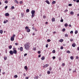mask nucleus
<instances>
[{
    "label": "nucleus",
    "mask_w": 79,
    "mask_h": 79,
    "mask_svg": "<svg viewBox=\"0 0 79 79\" xmlns=\"http://www.w3.org/2000/svg\"><path fill=\"white\" fill-rule=\"evenodd\" d=\"M66 53H71V52H70V51L68 50L66 51Z\"/></svg>",
    "instance_id": "nucleus-21"
},
{
    "label": "nucleus",
    "mask_w": 79,
    "mask_h": 79,
    "mask_svg": "<svg viewBox=\"0 0 79 79\" xmlns=\"http://www.w3.org/2000/svg\"><path fill=\"white\" fill-rule=\"evenodd\" d=\"M23 75L24 76H26V74L24 73L23 74Z\"/></svg>",
    "instance_id": "nucleus-63"
},
{
    "label": "nucleus",
    "mask_w": 79,
    "mask_h": 79,
    "mask_svg": "<svg viewBox=\"0 0 79 79\" xmlns=\"http://www.w3.org/2000/svg\"><path fill=\"white\" fill-rule=\"evenodd\" d=\"M46 68H47V67H48V64H45V65Z\"/></svg>",
    "instance_id": "nucleus-36"
},
{
    "label": "nucleus",
    "mask_w": 79,
    "mask_h": 79,
    "mask_svg": "<svg viewBox=\"0 0 79 79\" xmlns=\"http://www.w3.org/2000/svg\"><path fill=\"white\" fill-rule=\"evenodd\" d=\"M21 16L22 17H23L24 16V15H23V14L21 13Z\"/></svg>",
    "instance_id": "nucleus-51"
},
{
    "label": "nucleus",
    "mask_w": 79,
    "mask_h": 79,
    "mask_svg": "<svg viewBox=\"0 0 79 79\" xmlns=\"http://www.w3.org/2000/svg\"><path fill=\"white\" fill-rule=\"evenodd\" d=\"M73 14H74V13L73 12L71 11L70 12V14H71V15H73Z\"/></svg>",
    "instance_id": "nucleus-42"
},
{
    "label": "nucleus",
    "mask_w": 79,
    "mask_h": 79,
    "mask_svg": "<svg viewBox=\"0 0 79 79\" xmlns=\"http://www.w3.org/2000/svg\"><path fill=\"white\" fill-rule=\"evenodd\" d=\"M24 47L26 50H29L30 47V44L29 43H27L24 45Z\"/></svg>",
    "instance_id": "nucleus-1"
},
{
    "label": "nucleus",
    "mask_w": 79,
    "mask_h": 79,
    "mask_svg": "<svg viewBox=\"0 0 79 79\" xmlns=\"http://www.w3.org/2000/svg\"><path fill=\"white\" fill-rule=\"evenodd\" d=\"M9 53L10 55H13V52L11 50L10 51Z\"/></svg>",
    "instance_id": "nucleus-5"
},
{
    "label": "nucleus",
    "mask_w": 79,
    "mask_h": 79,
    "mask_svg": "<svg viewBox=\"0 0 79 79\" xmlns=\"http://www.w3.org/2000/svg\"><path fill=\"white\" fill-rule=\"evenodd\" d=\"M40 56H41V54L39 55V56H38L39 58H40Z\"/></svg>",
    "instance_id": "nucleus-55"
},
{
    "label": "nucleus",
    "mask_w": 79,
    "mask_h": 79,
    "mask_svg": "<svg viewBox=\"0 0 79 79\" xmlns=\"http://www.w3.org/2000/svg\"><path fill=\"white\" fill-rule=\"evenodd\" d=\"M65 37H68V34H65Z\"/></svg>",
    "instance_id": "nucleus-26"
},
{
    "label": "nucleus",
    "mask_w": 79,
    "mask_h": 79,
    "mask_svg": "<svg viewBox=\"0 0 79 79\" xmlns=\"http://www.w3.org/2000/svg\"><path fill=\"white\" fill-rule=\"evenodd\" d=\"M28 28H29V27H27H27H25V29H26L27 30V29H28Z\"/></svg>",
    "instance_id": "nucleus-32"
},
{
    "label": "nucleus",
    "mask_w": 79,
    "mask_h": 79,
    "mask_svg": "<svg viewBox=\"0 0 79 79\" xmlns=\"http://www.w3.org/2000/svg\"><path fill=\"white\" fill-rule=\"evenodd\" d=\"M73 73H76V70L73 71Z\"/></svg>",
    "instance_id": "nucleus-57"
},
{
    "label": "nucleus",
    "mask_w": 79,
    "mask_h": 79,
    "mask_svg": "<svg viewBox=\"0 0 79 79\" xmlns=\"http://www.w3.org/2000/svg\"><path fill=\"white\" fill-rule=\"evenodd\" d=\"M27 53H25V54H24V56L25 57V56H27Z\"/></svg>",
    "instance_id": "nucleus-43"
},
{
    "label": "nucleus",
    "mask_w": 79,
    "mask_h": 79,
    "mask_svg": "<svg viewBox=\"0 0 79 79\" xmlns=\"http://www.w3.org/2000/svg\"><path fill=\"white\" fill-rule=\"evenodd\" d=\"M65 31V28H63L62 30V32H64V31Z\"/></svg>",
    "instance_id": "nucleus-30"
},
{
    "label": "nucleus",
    "mask_w": 79,
    "mask_h": 79,
    "mask_svg": "<svg viewBox=\"0 0 79 79\" xmlns=\"http://www.w3.org/2000/svg\"><path fill=\"white\" fill-rule=\"evenodd\" d=\"M7 8H8V6H6L5 7V9H6Z\"/></svg>",
    "instance_id": "nucleus-59"
},
{
    "label": "nucleus",
    "mask_w": 79,
    "mask_h": 79,
    "mask_svg": "<svg viewBox=\"0 0 79 79\" xmlns=\"http://www.w3.org/2000/svg\"><path fill=\"white\" fill-rule=\"evenodd\" d=\"M70 33L71 34H73V31H72L70 32Z\"/></svg>",
    "instance_id": "nucleus-35"
},
{
    "label": "nucleus",
    "mask_w": 79,
    "mask_h": 79,
    "mask_svg": "<svg viewBox=\"0 0 79 79\" xmlns=\"http://www.w3.org/2000/svg\"><path fill=\"white\" fill-rule=\"evenodd\" d=\"M69 6H72V4H69Z\"/></svg>",
    "instance_id": "nucleus-41"
},
{
    "label": "nucleus",
    "mask_w": 79,
    "mask_h": 79,
    "mask_svg": "<svg viewBox=\"0 0 79 79\" xmlns=\"http://www.w3.org/2000/svg\"><path fill=\"white\" fill-rule=\"evenodd\" d=\"M5 15L6 16H9L10 15V14L8 13H6L5 14Z\"/></svg>",
    "instance_id": "nucleus-7"
},
{
    "label": "nucleus",
    "mask_w": 79,
    "mask_h": 79,
    "mask_svg": "<svg viewBox=\"0 0 79 79\" xmlns=\"http://www.w3.org/2000/svg\"><path fill=\"white\" fill-rule=\"evenodd\" d=\"M47 74H50V71H48L47 72Z\"/></svg>",
    "instance_id": "nucleus-27"
},
{
    "label": "nucleus",
    "mask_w": 79,
    "mask_h": 79,
    "mask_svg": "<svg viewBox=\"0 0 79 79\" xmlns=\"http://www.w3.org/2000/svg\"><path fill=\"white\" fill-rule=\"evenodd\" d=\"M73 39H70V42H73Z\"/></svg>",
    "instance_id": "nucleus-34"
},
{
    "label": "nucleus",
    "mask_w": 79,
    "mask_h": 79,
    "mask_svg": "<svg viewBox=\"0 0 79 79\" xmlns=\"http://www.w3.org/2000/svg\"><path fill=\"white\" fill-rule=\"evenodd\" d=\"M20 50L21 52H22L23 50V47H21L20 48Z\"/></svg>",
    "instance_id": "nucleus-12"
},
{
    "label": "nucleus",
    "mask_w": 79,
    "mask_h": 79,
    "mask_svg": "<svg viewBox=\"0 0 79 79\" xmlns=\"http://www.w3.org/2000/svg\"><path fill=\"white\" fill-rule=\"evenodd\" d=\"M0 33L2 34H3V30H0Z\"/></svg>",
    "instance_id": "nucleus-20"
},
{
    "label": "nucleus",
    "mask_w": 79,
    "mask_h": 79,
    "mask_svg": "<svg viewBox=\"0 0 79 79\" xmlns=\"http://www.w3.org/2000/svg\"><path fill=\"white\" fill-rule=\"evenodd\" d=\"M14 77L15 78H17L18 77V76L17 75H15L14 76Z\"/></svg>",
    "instance_id": "nucleus-33"
},
{
    "label": "nucleus",
    "mask_w": 79,
    "mask_h": 79,
    "mask_svg": "<svg viewBox=\"0 0 79 79\" xmlns=\"http://www.w3.org/2000/svg\"><path fill=\"white\" fill-rule=\"evenodd\" d=\"M15 39V38H14L13 37H11L10 38V40L11 41H14V40Z\"/></svg>",
    "instance_id": "nucleus-4"
},
{
    "label": "nucleus",
    "mask_w": 79,
    "mask_h": 79,
    "mask_svg": "<svg viewBox=\"0 0 79 79\" xmlns=\"http://www.w3.org/2000/svg\"><path fill=\"white\" fill-rule=\"evenodd\" d=\"M55 19L54 18H53L52 19V22H54V21H55Z\"/></svg>",
    "instance_id": "nucleus-14"
},
{
    "label": "nucleus",
    "mask_w": 79,
    "mask_h": 79,
    "mask_svg": "<svg viewBox=\"0 0 79 79\" xmlns=\"http://www.w3.org/2000/svg\"><path fill=\"white\" fill-rule=\"evenodd\" d=\"M77 50H78V51H79V47L77 48Z\"/></svg>",
    "instance_id": "nucleus-62"
},
{
    "label": "nucleus",
    "mask_w": 79,
    "mask_h": 79,
    "mask_svg": "<svg viewBox=\"0 0 79 79\" xmlns=\"http://www.w3.org/2000/svg\"><path fill=\"white\" fill-rule=\"evenodd\" d=\"M75 34H77V33H78V31H77V30L75 31Z\"/></svg>",
    "instance_id": "nucleus-24"
},
{
    "label": "nucleus",
    "mask_w": 79,
    "mask_h": 79,
    "mask_svg": "<svg viewBox=\"0 0 79 79\" xmlns=\"http://www.w3.org/2000/svg\"><path fill=\"white\" fill-rule=\"evenodd\" d=\"M59 61H61V58L60 57L59 58Z\"/></svg>",
    "instance_id": "nucleus-56"
},
{
    "label": "nucleus",
    "mask_w": 79,
    "mask_h": 79,
    "mask_svg": "<svg viewBox=\"0 0 79 79\" xmlns=\"http://www.w3.org/2000/svg\"><path fill=\"white\" fill-rule=\"evenodd\" d=\"M52 4H55V3H56V2L55 1H53L52 2Z\"/></svg>",
    "instance_id": "nucleus-22"
},
{
    "label": "nucleus",
    "mask_w": 79,
    "mask_h": 79,
    "mask_svg": "<svg viewBox=\"0 0 79 79\" xmlns=\"http://www.w3.org/2000/svg\"><path fill=\"white\" fill-rule=\"evenodd\" d=\"M4 3H6V4L8 3V1L6 0V1H5Z\"/></svg>",
    "instance_id": "nucleus-28"
},
{
    "label": "nucleus",
    "mask_w": 79,
    "mask_h": 79,
    "mask_svg": "<svg viewBox=\"0 0 79 79\" xmlns=\"http://www.w3.org/2000/svg\"><path fill=\"white\" fill-rule=\"evenodd\" d=\"M69 27H71V24H69Z\"/></svg>",
    "instance_id": "nucleus-64"
},
{
    "label": "nucleus",
    "mask_w": 79,
    "mask_h": 79,
    "mask_svg": "<svg viewBox=\"0 0 79 79\" xmlns=\"http://www.w3.org/2000/svg\"><path fill=\"white\" fill-rule=\"evenodd\" d=\"M49 70H50V71H51V70H52V68L51 67H50L49 68Z\"/></svg>",
    "instance_id": "nucleus-53"
},
{
    "label": "nucleus",
    "mask_w": 79,
    "mask_h": 79,
    "mask_svg": "<svg viewBox=\"0 0 79 79\" xmlns=\"http://www.w3.org/2000/svg\"><path fill=\"white\" fill-rule=\"evenodd\" d=\"M31 31V30L29 29H28L27 30V32H29Z\"/></svg>",
    "instance_id": "nucleus-13"
},
{
    "label": "nucleus",
    "mask_w": 79,
    "mask_h": 79,
    "mask_svg": "<svg viewBox=\"0 0 79 79\" xmlns=\"http://www.w3.org/2000/svg\"><path fill=\"white\" fill-rule=\"evenodd\" d=\"M70 58L71 60H73L74 59V57L73 56H71V57H70Z\"/></svg>",
    "instance_id": "nucleus-16"
},
{
    "label": "nucleus",
    "mask_w": 79,
    "mask_h": 79,
    "mask_svg": "<svg viewBox=\"0 0 79 79\" xmlns=\"http://www.w3.org/2000/svg\"><path fill=\"white\" fill-rule=\"evenodd\" d=\"M45 60V56H43L41 58V60Z\"/></svg>",
    "instance_id": "nucleus-11"
},
{
    "label": "nucleus",
    "mask_w": 79,
    "mask_h": 79,
    "mask_svg": "<svg viewBox=\"0 0 79 79\" xmlns=\"http://www.w3.org/2000/svg\"><path fill=\"white\" fill-rule=\"evenodd\" d=\"M4 60H7V57L6 56H4Z\"/></svg>",
    "instance_id": "nucleus-17"
},
{
    "label": "nucleus",
    "mask_w": 79,
    "mask_h": 79,
    "mask_svg": "<svg viewBox=\"0 0 79 79\" xmlns=\"http://www.w3.org/2000/svg\"><path fill=\"white\" fill-rule=\"evenodd\" d=\"M62 65L63 66H65V64L64 63H62Z\"/></svg>",
    "instance_id": "nucleus-46"
},
{
    "label": "nucleus",
    "mask_w": 79,
    "mask_h": 79,
    "mask_svg": "<svg viewBox=\"0 0 79 79\" xmlns=\"http://www.w3.org/2000/svg\"><path fill=\"white\" fill-rule=\"evenodd\" d=\"M60 22H61L62 23H63V19H61V20H60Z\"/></svg>",
    "instance_id": "nucleus-40"
},
{
    "label": "nucleus",
    "mask_w": 79,
    "mask_h": 79,
    "mask_svg": "<svg viewBox=\"0 0 79 79\" xmlns=\"http://www.w3.org/2000/svg\"><path fill=\"white\" fill-rule=\"evenodd\" d=\"M46 48H47L48 47V44H46Z\"/></svg>",
    "instance_id": "nucleus-61"
},
{
    "label": "nucleus",
    "mask_w": 79,
    "mask_h": 79,
    "mask_svg": "<svg viewBox=\"0 0 79 79\" xmlns=\"http://www.w3.org/2000/svg\"><path fill=\"white\" fill-rule=\"evenodd\" d=\"M15 36H16V35H13V36H12V37H13L14 38L15 37Z\"/></svg>",
    "instance_id": "nucleus-47"
},
{
    "label": "nucleus",
    "mask_w": 79,
    "mask_h": 79,
    "mask_svg": "<svg viewBox=\"0 0 79 79\" xmlns=\"http://www.w3.org/2000/svg\"><path fill=\"white\" fill-rule=\"evenodd\" d=\"M60 49H61V50H63V46L61 47Z\"/></svg>",
    "instance_id": "nucleus-48"
},
{
    "label": "nucleus",
    "mask_w": 79,
    "mask_h": 79,
    "mask_svg": "<svg viewBox=\"0 0 79 79\" xmlns=\"http://www.w3.org/2000/svg\"><path fill=\"white\" fill-rule=\"evenodd\" d=\"M31 15H34L35 13V10H31Z\"/></svg>",
    "instance_id": "nucleus-3"
},
{
    "label": "nucleus",
    "mask_w": 79,
    "mask_h": 79,
    "mask_svg": "<svg viewBox=\"0 0 79 79\" xmlns=\"http://www.w3.org/2000/svg\"><path fill=\"white\" fill-rule=\"evenodd\" d=\"M26 12H27V13L29 12V9H27L26 10Z\"/></svg>",
    "instance_id": "nucleus-29"
},
{
    "label": "nucleus",
    "mask_w": 79,
    "mask_h": 79,
    "mask_svg": "<svg viewBox=\"0 0 79 79\" xmlns=\"http://www.w3.org/2000/svg\"><path fill=\"white\" fill-rule=\"evenodd\" d=\"M24 69H25L26 71H27V67L26 66H25L24 67Z\"/></svg>",
    "instance_id": "nucleus-15"
},
{
    "label": "nucleus",
    "mask_w": 79,
    "mask_h": 79,
    "mask_svg": "<svg viewBox=\"0 0 79 79\" xmlns=\"http://www.w3.org/2000/svg\"><path fill=\"white\" fill-rule=\"evenodd\" d=\"M76 44L74 43L72 44V46L73 47H76Z\"/></svg>",
    "instance_id": "nucleus-6"
},
{
    "label": "nucleus",
    "mask_w": 79,
    "mask_h": 79,
    "mask_svg": "<svg viewBox=\"0 0 79 79\" xmlns=\"http://www.w3.org/2000/svg\"><path fill=\"white\" fill-rule=\"evenodd\" d=\"M31 17L32 18H34V14H32Z\"/></svg>",
    "instance_id": "nucleus-38"
},
{
    "label": "nucleus",
    "mask_w": 79,
    "mask_h": 79,
    "mask_svg": "<svg viewBox=\"0 0 79 79\" xmlns=\"http://www.w3.org/2000/svg\"><path fill=\"white\" fill-rule=\"evenodd\" d=\"M47 41L48 42H50L51 40H50L48 39L47 40Z\"/></svg>",
    "instance_id": "nucleus-45"
},
{
    "label": "nucleus",
    "mask_w": 79,
    "mask_h": 79,
    "mask_svg": "<svg viewBox=\"0 0 79 79\" xmlns=\"http://www.w3.org/2000/svg\"><path fill=\"white\" fill-rule=\"evenodd\" d=\"M52 58L53 60H54V59H55L56 57L55 56H53L52 57Z\"/></svg>",
    "instance_id": "nucleus-49"
},
{
    "label": "nucleus",
    "mask_w": 79,
    "mask_h": 79,
    "mask_svg": "<svg viewBox=\"0 0 79 79\" xmlns=\"http://www.w3.org/2000/svg\"><path fill=\"white\" fill-rule=\"evenodd\" d=\"M64 26L65 27H68V23H66L65 24Z\"/></svg>",
    "instance_id": "nucleus-18"
},
{
    "label": "nucleus",
    "mask_w": 79,
    "mask_h": 79,
    "mask_svg": "<svg viewBox=\"0 0 79 79\" xmlns=\"http://www.w3.org/2000/svg\"><path fill=\"white\" fill-rule=\"evenodd\" d=\"M13 50H14L13 52V53H14V54H16V53H17V51L15 50V48H14Z\"/></svg>",
    "instance_id": "nucleus-2"
},
{
    "label": "nucleus",
    "mask_w": 79,
    "mask_h": 79,
    "mask_svg": "<svg viewBox=\"0 0 79 79\" xmlns=\"http://www.w3.org/2000/svg\"><path fill=\"white\" fill-rule=\"evenodd\" d=\"M43 18H46V17L45 15L43 16Z\"/></svg>",
    "instance_id": "nucleus-58"
},
{
    "label": "nucleus",
    "mask_w": 79,
    "mask_h": 79,
    "mask_svg": "<svg viewBox=\"0 0 79 79\" xmlns=\"http://www.w3.org/2000/svg\"><path fill=\"white\" fill-rule=\"evenodd\" d=\"M53 53H55V50H53L52 52Z\"/></svg>",
    "instance_id": "nucleus-39"
},
{
    "label": "nucleus",
    "mask_w": 79,
    "mask_h": 79,
    "mask_svg": "<svg viewBox=\"0 0 79 79\" xmlns=\"http://www.w3.org/2000/svg\"><path fill=\"white\" fill-rule=\"evenodd\" d=\"M76 2H77V3H79V0H77Z\"/></svg>",
    "instance_id": "nucleus-54"
},
{
    "label": "nucleus",
    "mask_w": 79,
    "mask_h": 79,
    "mask_svg": "<svg viewBox=\"0 0 79 79\" xmlns=\"http://www.w3.org/2000/svg\"><path fill=\"white\" fill-rule=\"evenodd\" d=\"M23 3V1H21L20 2V4H22Z\"/></svg>",
    "instance_id": "nucleus-50"
},
{
    "label": "nucleus",
    "mask_w": 79,
    "mask_h": 79,
    "mask_svg": "<svg viewBox=\"0 0 79 79\" xmlns=\"http://www.w3.org/2000/svg\"><path fill=\"white\" fill-rule=\"evenodd\" d=\"M9 49H11V48H12V46L11 45L9 46Z\"/></svg>",
    "instance_id": "nucleus-23"
},
{
    "label": "nucleus",
    "mask_w": 79,
    "mask_h": 79,
    "mask_svg": "<svg viewBox=\"0 0 79 79\" xmlns=\"http://www.w3.org/2000/svg\"><path fill=\"white\" fill-rule=\"evenodd\" d=\"M45 2H46V3H47L48 4V5H49V4H50V3L49 2V1H48L47 0Z\"/></svg>",
    "instance_id": "nucleus-8"
},
{
    "label": "nucleus",
    "mask_w": 79,
    "mask_h": 79,
    "mask_svg": "<svg viewBox=\"0 0 79 79\" xmlns=\"http://www.w3.org/2000/svg\"><path fill=\"white\" fill-rule=\"evenodd\" d=\"M15 45H16V46L18 45V43H15Z\"/></svg>",
    "instance_id": "nucleus-52"
},
{
    "label": "nucleus",
    "mask_w": 79,
    "mask_h": 79,
    "mask_svg": "<svg viewBox=\"0 0 79 79\" xmlns=\"http://www.w3.org/2000/svg\"><path fill=\"white\" fill-rule=\"evenodd\" d=\"M14 2L15 3H17V4H18V3H19L16 0H15Z\"/></svg>",
    "instance_id": "nucleus-9"
},
{
    "label": "nucleus",
    "mask_w": 79,
    "mask_h": 79,
    "mask_svg": "<svg viewBox=\"0 0 79 79\" xmlns=\"http://www.w3.org/2000/svg\"><path fill=\"white\" fill-rule=\"evenodd\" d=\"M33 50H34V51H35L36 50V48H34L33 49Z\"/></svg>",
    "instance_id": "nucleus-44"
},
{
    "label": "nucleus",
    "mask_w": 79,
    "mask_h": 79,
    "mask_svg": "<svg viewBox=\"0 0 79 79\" xmlns=\"http://www.w3.org/2000/svg\"><path fill=\"white\" fill-rule=\"evenodd\" d=\"M11 9H12V10H13V9H15V7H14V6H12L11 7Z\"/></svg>",
    "instance_id": "nucleus-31"
},
{
    "label": "nucleus",
    "mask_w": 79,
    "mask_h": 79,
    "mask_svg": "<svg viewBox=\"0 0 79 79\" xmlns=\"http://www.w3.org/2000/svg\"><path fill=\"white\" fill-rule=\"evenodd\" d=\"M41 53V52H40V51H39L38 52V54H40Z\"/></svg>",
    "instance_id": "nucleus-37"
},
{
    "label": "nucleus",
    "mask_w": 79,
    "mask_h": 79,
    "mask_svg": "<svg viewBox=\"0 0 79 79\" xmlns=\"http://www.w3.org/2000/svg\"><path fill=\"white\" fill-rule=\"evenodd\" d=\"M35 79H38V76H36L34 77Z\"/></svg>",
    "instance_id": "nucleus-25"
},
{
    "label": "nucleus",
    "mask_w": 79,
    "mask_h": 79,
    "mask_svg": "<svg viewBox=\"0 0 79 79\" xmlns=\"http://www.w3.org/2000/svg\"><path fill=\"white\" fill-rule=\"evenodd\" d=\"M60 42H63V39H60L59 40Z\"/></svg>",
    "instance_id": "nucleus-19"
},
{
    "label": "nucleus",
    "mask_w": 79,
    "mask_h": 79,
    "mask_svg": "<svg viewBox=\"0 0 79 79\" xmlns=\"http://www.w3.org/2000/svg\"><path fill=\"white\" fill-rule=\"evenodd\" d=\"M8 20H6V21H4L3 22V23L4 24H6L7 23H8Z\"/></svg>",
    "instance_id": "nucleus-10"
},
{
    "label": "nucleus",
    "mask_w": 79,
    "mask_h": 79,
    "mask_svg": "<svg viewBox=\"0 0 79 79\" xmlns=\"http://www.w3.org/2000/svg\"><path fill=\"white\" fill-rule=\"evenodd\" d=\"M25 79H29V77H25Z\"/></svg>",
    "instance_id": "nucleus-60"
}]
</instances>
